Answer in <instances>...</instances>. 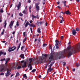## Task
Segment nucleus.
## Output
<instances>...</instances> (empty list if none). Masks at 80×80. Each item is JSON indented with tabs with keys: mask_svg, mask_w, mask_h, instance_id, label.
I'll return each instance as SVG.
<instances>
[{
	"mask_svg": "<svg viewBox=\"0 0 80 80\" xmlns=\"http://www.w3.org/2000/svg\"><path fill=\"white\" fill-rule=\"evenodd\" d=\"M71 47L68 46L67 48V50L65 51H62L57 53L55 56L56 59L62 58L65 57V55L66 53L68 54V56L70 57L74 53L77 52V51H80V43L77 46H76L72 50H71Z\"/></svg>",
	"mask_w": 80,
	"mask_h": 80,
	"instance_id": "obj_1",
	"label": "nucleus"
},
{
	"mask_svg": "<svg viewBox=\"0 0 80 80\" xmlns=\"http://www.w3.org/2000/svg\"><path fill=\"white\" fill-rule=\"evenodd\" d=\"M43 59H44V58H42V57L40 56L39 58L36 60L37 63H42Z\"/></svg>",
	"mask_w": 80,
	"mask_h": 80,
	"instance_id": "obj_2",
	"label": "nucleus"
},
{
	"mask_svg": "<svg viewBox=\"0 0 80 80\" xmlns=\"http://www.w3.org/2000/svg\"><path fill=\"white\" fill-rule=\"evenodd\" d=\"M17 48V47H15V46H13L12 48H10L8 50L9 52H12V51H14Z\"/></svg>",
	"mask_w": 80,
	"mask_h": 80,
	"instance_id": "obj_3",
	"label": "nucleus"
},
{
	"mask_svg": "<svg viewBox=\"0 0 80 80\" xmlns=\"http://www.w3.org/2000/svg\"><path fill=\"white\" fill-rule=\"evenodd\" d=\"M14 65L13 63H11L10 65V68L12 69H17V66H14Z\"/></svg>",
	"mask_w": 80,
	"mask_h": 80,
	"instance_id": "obj_4",
	"label": "nucleus"
},
{
	"mask_svg": "<svg viewBox=\"0 0 80 80\" xmlns=\"http://www.w3.org/2000/svg\"><path fill=\"white\" fill-rule=\"evenodd\" d=\"M11 72V70H10L9 69H7V72L5 73L6 77H8L9 76L10 74V73Z\"/></svg>",
	"mask_w": 80,
	"mask_h": 80,
	"instance_id": "obj_5",
	"label": "nucleus"
},
{
	"mask_svg": "<svg viewBox=\"0 0 80 80\" xmlns=\"http://www.w3.org/2000/svg\"><path fill=\"white\" fill-rule=\"evenodd\" d=\"M21 63H24L23 65L22 66V68H25L27 66V62H25L24 60L21 61Z\"/></svg>",
	"mask_w": 80,
	"mask_h": 80,
	"instance_id": "obj_6",
	"label": "nucleus"
},
{
	"mask_svg": "<svg viewBox=\"0 0 80 80\" xmlns=\"http://www.w3.org/2000/svg\"><path fill=\"white\" fill-rule=\"evenodd\" d=\"M15 22V21H13V22L12 21H11L9 25L10 28H12V26L13 25V22Z\"/></svg>",
	"mask_w": 80,
	"mask_h": 80,
	"instance_id": "obj_7",
	"label": "nucleus"
},
{
	"mask_svg": "<svg viewBox=\"0 0 80 80\" xmlns=\"http://www.w3.org/2000/svg\"><path fill=\"white\" fill-rule=\"evenodd\" d=\"M72 33L73 35L75 36L76 35L77 32H76V30L75 29H72Z\"/></svg>",
	"mask_w": 80,
	"mask_h": 80,
	"instance_id": "obj_8",
	"label": "nucleus"
},
{
	"mask_svg": "<svg viewBox=\"0 0 80 80\" xmlns=\"http://www.w3.org/2000/svg\"><path fill=\"white\" fill-rule=\"evenodd\" d=\"M53 70V68H48L47 71V75L48 74V72H51L52 71V70Z\"/></svg>",
	"mask_w": 80,
	"mask_h": 80,
	"instance_id": "obj_9",
	"label": "nucleus"
},
{
	"mask_svg": "<svg viewBox=\"0 0 80 80\" xmlns=\"http://www.w3.org/2000/svg\"><path fill=\"white\" fill-rule=\"evenodd\" d=\"M7 54L6 52H3L2 51L0 52V56H1L2 55H5Z\"/></svg>",
	"mask_w": 80,
	"mask_h": 80,
	"instance_id": "obj_10",
	"label": "nucleus"
},
{
	"mask_svg": "<svg viewBox=\"0 0 80 80\" xmlns=\"http://www.w3.org/2000/svg\"><path fill=\"white\" fill-rule=\"evenodd\" d=\"M32 19L33 20V18H38V15H37V16H34L32 15Z\"/></svg>",
	"mask_w": 80,
	"mask_h": 80,
	"instance_id": "obj_11",
	"label": "nucleus"
},
{
	"mask_svg": "<svg viewBox=\"0 0 80 80\" xmlns=\"http://www.w3.org/2000/svg\"><path fill=\"white\" fill-rule=\"evenodd\" d=\"M17 7L18 8L17 10H19V9H20V7H21V2H19L18 5L17 6Z\"/></svg>",
	"mask_w": 80,
	"mask_h": 80,
	"instance_id": "obj_12",
	"label": "nucleus"
},
{
	"mask_svg": "<svg viewBox=\"0 0 80 80\" xmlns=\"http://www.w3.org/2000/svg\"><path fill=\"white\" fill-rule=\"evenodd\" d=\"M65 14H67V15H70L71 14V12H70L69 10H68L67 11H65Z\"/></svg>",
	"mask_w": 80,
	"mask_h": 80,
	"instance_id": "obj_13",
	"label": "nucleus"
},
{
	"mask_svg": "<svg viewBox=\"0 0 80 80\" xmlns=\"http://www.w3.org/2000/svg\"><path fill=\"white\" fill-rule=\"evenodd\" d=\"M53 55L52 54H51L50 57L49 58V60H53Z\"/></svg>",
	"mask_w": 80,
	"mask_h": 80,
	"instance_id": "obj_14",
	"label": "nucleus"
},
{
	"mask_svg": "<svg viewBox=\"0 0 80 80\" xmlns=\"http://www.w3.org/2000/svg\"><path fill=\"white\" fill-rule=\"evenodd\" d=\"M21 58H23V59H24L25 58H24V57H25V55L23 54H21L19 56Z\"/></svg>",
	"mask_w": 80,
	"mask_h": 80,
	"instance_id": "obj_15",
	"label": "nucleus"
},
{
	"mask_svg": "<svg viewBox=\"0 0 80 80\" xmlns=\"http://www.w3.org/2000/svg\"><path fill=\"white\" fill-rule=\"evenodd\" d=\"M35 8L36 9V11L38 12L40 10V6H37Z\"/></svg>",
	"mask_w": 80,
	"mask_h": 80,
	"instance_id": "obj_16",
	"label": "nucleus"
},
{
	"mask_svg": "<svg viewBox=\"0 0 80 80\" xmlns=\"http://www.w3.org/2000/svg\"><path fill=\"white\" fill-rule=\"evenodd\" d=\"M29 26L31 27H36L35 25L33 24H29Z\"/></svg>",
	"mask_w": 80,
	"mask_h": 80,
	"instance_id": "obj_17",
	"label": "nucleus"
},
{
	"mask_svg": "<svg viewBox=\"0 0 80 80\" xmlns=\"http://www.w3.org/2000/svg\"><path fill=\"white\" fill-rule=\"evenodd\" d=\"M28 25H30V23L28 22V21H27V22L25 24V27L26 28V27L28 26Z\"/></svg>",
	"mask_w": 80,
	"mask_h": 80,
	"instance_id": "obj_18",
	"label": "nucleus"
},
{
	"mask_svg": "<svg viewBox=\"0 0 80 80\" xmlns=\"http://www.w3.org/2000/svg\"><path fill=\"white\" fill-rule=\"evenodd\" d=\"M55 45H58V43H59V41L58 40H55Z\"/></svg>",
	"mask_w": 80,
	"mask_h": 80,
	"instance_id": "obj_19",
	"label": "nucleus"
},
{
	"mask_svg": "<svg viewBox=\"0 0 80 80\" xmlns=\"http://www.w3.org/2000/svg\"><path fill=\"white\" fill-rule=\"evenodd\" d=\"M3 24L4 25V27L5 28L7 27V20H6L4 22Z\"/></svg>",
	"mask_w": 80,
	"mask_h": 80,
	"instance_id": "obj_20",
	"label": "nucleus"
},
{
	"mask_svg": "<svg viewBox=\"0 0 80 80\" xmlns=\"http://www.w3.org/2000/svg\"><path fill=\"white\" fill-rule=\"evenodd\" d=\"M23 12L24 14H25V15H27L28 14V12H27V11H25V10H24Z\"/></svg>",
	"mask_w": 80,
	"mask_h": 80,
	"instance_id": "obj_21",
	"label": "nucleus"
},
{
	"mask_svg": "<svg viewBox=\"0 0 80 80\" xmlns=\"http://www.w3.org/2000/svg\"><path fill=\"white\" fill-rule=\"evenodd\" d=\"M22 68V67L21 66H18V67H17V70H19V69H20V68Z\"/></svg>",
	"mask_w": 80,
	"mask_h": 80,
	"instance_id": "obj_22",
	"label": "nucleus"
},
{
	"mask_svg": "<svg viewBox=\"0 0 80 80\" xmlns=\"http://www.w3.org/2000/svg\"><path fill=\"white\" fill-rule=\"evenodd\" d=\"M76 65L77 67H78L80 66V64L78 63H76Z\"/></svg>",
	"mask_w": 80,
	"mask_h": 80,
	"instance_id": "obj_23",
	"label": "nucleus"
},
{
	"mask_svg": "<svg viewBox=\"0 0 80 80\" xmlns=\"http://www.w3.org/2000/svg\"><path fill=\"white\" fill-rule=\"evenodd\" d=\"M76 30L77 31V32L78 31H80V28L78 27H77L76 28Z\"/></svg>",
	"mask_w": 80,
	"mask_h": 80,
	"instance_id": "obj_24",
	"label": "nucleus"
},
{
	"mask_svg": "<svg viewBox=\"0 0 80 80\" xmlns=\"http://www.w3.org/2000/svg\"><path fill=\"white\" fill-rule=\"evenodd\" d=\"M38 33H41V31H40V28H38Z\"/></svg>",
	"mask_w": 80,
	"mask_h": 80,
	"instance_id": "obj_25",
	"label": "nucleus"
},
{
	"mask_svg": "<svg viewBox=\"0 0 80 80\" xmlns=\"http://www.w3.org/2000/svg\"><path fill=\"white\" fill-rule=\"evenodd\" d=\"M41 40L40 39V38H39L38 41V43H39V42L40 43H41V42L40 41Z\"/></svg>",
	"mask_w": 80,
	"mask_h": 80,
	"instance_id": "obj_26",
	"label": "nucleus"
},
{
	"mask_svg": "<svg viewBox=\"0 0 80 80\" xmlns=\"http://www.w3.org/2000/svg\"><path fill=\"white\" fill-rule=\"evenodd\" d=\"M19 75H20L19 72H17L16 74V76L15 77H18V76H19Z\"/></svg>",
	"mask_w": 80,
	"mask_h": 80,
	"instance_id": "obj_27",
	"label": "nucleus"
},
{
	"mask_svg": "<svg viewBox=\"0 0 80 80\" xmlns=\"http://www.w3.org/2000/svg\"><path fill=\"white\" fill-rule=\"evenodd\" d=\"M23 78H27V74H24L23 75Z\"/></svg>",
	"mask_w": 80,
	"mask_h": 80,
	"instance_id": "obj_28",
	"label": "nucleus"
},
{
	"mask_svg": "<svg viewBox=\"0 0 80 80\" xmlns=\"http://www.w3.org/2000/svg\"><path fill=\"white\" fill-rule=\"evenodd\" d=\"M36 7H39V6H38V5H39V3H36L35 4Z\"/></svg>",
	"mask_w": 80,
	"mask_h": 80,
	"instance_id": "obj_29",
	"label": "nucleus"
},
{
	"mask_svg": "<svg viewBox=\"0 0 80 80\" xmlns=\"http://www.w3.org/2000/svg\"><path fill=\"white\" fill-rule=\"evenodd\" d=\"M59 17H60L61 19L60 20H63V18L62 16L61 15H60Z\"/></svg>",
	"mask_w": 80,
	"mask_h": 80,
	"instance_id": "obj_30",
	"label": "nucleus"
},
{
	"mask_svg": "<svg viewBox=\"0 0 80 80\" xmlns=\"http://www.w3.org/2000/svg\"><path fill=\"white\" fill-rule=\"evenodd\" d=\"M9 60H10V58H6L5 62H8Z\"/></svg>",
	"mask_w": 80,
	"mask_h": 80,
	"instance_id": "obj_31",
	"label": "nucleus"
},
{
	"mask_svg": "<svg viewBox=\"0 0 80 80\" xmlns=\"http://www.w3.org/2000/svg\"><path fill=\"white\" fill-rule=\"evenodd\" d=\"M42 55H43V56H44V57H45L46 58L47 57V54H42Z\"/></svg>",
	"mask_w": 80,
	"mask_h": 80,
	"instance_id": "obj_32",
	"label": "nucleus"
},
{
	"mask_svg": "<svg viewBox=\"0 0 80 80\" xmlns=\"http://www.w3.org/2000/svg\"><path fill=\"white\" fill-rule=\"evenodd\" d=\"M31 72H36V69H34L33 70H32Z\"/></svg>",
	"mask_w": 80,
	"mask_h": 80,
	"instance_id": "obj_33",
	"label": "nucleus"
},
{
	"mask_svg": "<svg viewBox=\"0 0 80 80\" xmlns=\"http://www.w3.org/2000/svg\"><path fill=\"white\" fill-rule=\"evenodd\" d=\"M55 46L56 49H58V48H59V47H58V45Z\"/></svg>",
	"mask_w": 80,
	"mask_h": 80,
	"instance_id": "obj_34",
	"label": "nucleus"
},
{
	"mask_svg": "<svg viewBox=\"0 0 80 80\" xmlns=\"http://www.w3.org/2000/svg\"><path fill=\"white\" fill-rule=\"evenodd\" d=\"M20 45H21V42H20L19 44V45L18 46V48H20Z\"/></svg>",
	"mask_w": 80,
	"mask_h": 80,
	"instance_id": "obj_35",
	"label": "nucleus"
},
{
	"mask_svg": "<svg viewBox=\"0 0 80 80\" xmlns=\"http://www.w3.org/2000/svg\"><path fill=\"white\" fill-rule=\"evenodd\" d=\"M43 23H44V22L41 21L40 22V25H42V24H43Z\"/></svg>",
	"mask_w": 80,
	"mask_h": 80,
	"instance_id": "obj_36",
	"label": "nucleus"
},
{
	"mask_svg": "<svg viewBox=\"0 0 80 80\" xmlns=\"http://www.w3.org/2000/svg\"><path fill=\"white\" fill-rule=\"evenodd\" d=\"M3 12H4V11H3V9H1L0 11V12H1V13H3Z\"/></svg>",
	"mask_w": 80,
	"mask_h": 80,
	"instance_id": "obj_37",
	"label": "nucleus"
},
{
	"mask_svg": "<svg viewBox=\"0 0 80 80\" xmlns=\"http://www.w3.org/2000/svg\"><path fill=\"white\" fill-rule=\"evenodd\" d=\"M49 48L51 50V51H52V47L51 46H49Z\"/></svg>",
	"mask_w": 80,
	"mask_h": 80,
	"instance_id": "obj_38",
	"label": "nucleus"
},
{
	"mask_svg": "<svg viewBox=\"0 0 80 80\" xmlns=\"http://www.w3.org/2000/svg\"><path fill=\"white\" fill-rule=\"evenodd\" d=\"M43 47H47V44L46 43H44L43 44Z\"/></svg>",
	"mask_w": 80,
	"mask_h": 80,
	"instance_id": "obj_39",
	"label": "nucleus"
},
{
	"mask_svg": "<svg viewBox=\"0 0 80 80\" xmlns=\"http://www.w3.org/2000/svg\"><path fill=\"white\" fill-rule=\"evenodd\" d=\"M29 67H32V64H28V68Z\"/></svg>",
	"mask_w": 80,
	"mask_h": 80,
	"instance_id": "obj_40",
	"label": "nucleus"
},
{
	"mask_svg": "<svg viewBox=\"0 0 80 80\" xmlns=\"http://www.w3.org/2000/svg\"><path fill=\"white\" fill-rule=\"evenodd\" d=\"M5 75V73L3 72H2L0 74V75Z\"/></svg>",
	"mask_w": 80,
	"mask_h": 80,
	"instance_id": "obj_41",
	"label": "nucleus"
},
{
	"mask_svg": "<svg viewBox=\"0 0 80 80\" xmlns=\"http://www.w3.org/2000/svg\"><path fill=\"white\" fill-rule=\"evenodd\" d=\"M16 25H17V27H18V26L19 25V24L18 23V21L17 22Z\"/></svg>",
	"mask_w": 80,
	"mask_h": 80,
	"instance_id": "obj_42",
	"label": "nucleus"
},
{
	"mask_svg": "<svg viewBox=\"0 0 80 80\" xmlns=\"http://www.w3.org/2000/svg\"><path fill=\"white\" fill-rule=\"evenodd\" d=\"M19 15L20 16H21V17H22V16H23V14L22 13H20L19 14Z\"/></svg>",
	"mask_w": 80,
	"mask_h": 80,
	"instance_id": "obj_43",
	"label": "nucleus"
},
{
	"mask_svg": "<svg viewBox=\"0 0 80 80\" xmlns=\"http://www.w3.org/2000/svg\"><path fill=\"white\" fill-rule=\"evenodd\" d=\"M62 3H64V4H66V3H67V1H62Z\"/></svg>",
	"mask_w": 80,
	"mask_h": 80,
	"instance_id": "obj_44",
	"label": "nucleus"
},
{
	"mask_svg": "<svg viewBox=\"0 0 80 80\" xmlns=\"http://www.w3.org/2000/svg\"><path fill=\"white\" fill-rule=\"evenodd\" d=\"M24 47H25V46H22L21 48V50H23V48H24Z\"/></svg>",
	"mask_w": 80,
	"mask_h": 80,
	"instance_id": "obj_45",
	"label": "nucleus"
},
{
	"mask_svg": "<svg viewBox=\"0 0 80 80\" xmlns=\"http://www.w3.org/2000/svg\"><path fill=\"white\" fill-rule=\"evenodd\" d=\"M29 61H31L32 62V58H30L29 59Z\"/></svg>",
	"mask_w": 80,
	"mask_h": 80,
	"instance_id": "obj_46",
	"label": "nucleus"
},
{
	"mask_svg": "<svg viewBox=\"0 0 80 80\" xmlns=\"http://www.w3.org/2000/svg\"><path fill=\"white\" fill-rule=\"evenodd\" d=\"M66 65V62H63V66H65Z\"/></svg>",
	"mask_w": 80,
	"mask_h": 80,
	"instance_id": "obj_47",
	"label": "nucleus"
},
{
	"mask_svg": "<svg viewBox=\"0 0 80 80\" xmlns=\"http://www.w3.org/2000/svg\"><path fill=\"white\" fill-rule=\"evenodd\" d=\"M28 3H31V0H28Z\"/></svg>",
	"mask_w": 80,
	"mask_h": 80,
	"instance_id": "obj_48",
	"label": "nucleus"
},
{
	"mask_svg": "<svg viewBox=\"0 0 80 80\" xmlns=\"http://www.w3.org/2000/svg\"><path fill=\"white\" fill-rule=\"evenodd\" d=\"M26 32H24L23 33L24 37H25V34H26Z\"/></svg>",
	"mask_w": 80,
	"mask_h": 80,
	"instance_id": "obj_49",
	"label": "nucleus"
},
{
	"mask_svg": "<svg viewBox=\"0 0 80 80\" xmlns=\"http://www.w3.org/2000/svg\"><path fill=\"white\" fill-rule=\"evenodd\" d=\"M27 40V37H26L23 40V42H24L25 41H26Z\"/></svg>",
	"mask_w": 80,
	"mask_h": 80,
	"instance_id": "obj_50",
	"label": "nucleus"
},
{
	"mask_svg": "<svg viewBox=\"0 0 80 80\" xmlns=\"http://www.w3.org/2000/svg\"><path fill=\"white\" fill-rule=\"evenodd\" d=\"M47 25H48V23L46 22H45V26H47Z\"/></svg>",
	"mask_w": 80,
	"mask_h": 80,
	"instance_id": "obj_51",
	"label": "nucleus"
},
{
	"mask_svg": "<svg viewBox=\"0 0 80 80\" xmlns=\"http://www.w3.org/2000/svg\"><path fill=\"white\" fill-rule=\"evenodd\" d=\"M64 20H61L60 21V23H63V22H64Z\"/></svg>",
	"mask_w": 80,
	"mask_h": 80,
	"instance_id": "obj_52",
	"label": "nucleus"
},
{
	"mask_svg": "<svg viewBox=\"0 0 80 80\" xmlns=\"http://www.w3.org/2000/svg\"><path fill=\"white\" fill-rule=\"evenodd\" d=\"M55 63V61L51 62V64H52V65H53L54 64V63Z\"/></svg>",
	"mask_w": 80,
	"mask_h": 80,
	"instance_id": "obj_53",
	"label": "nucleus"
},
{
	"mask_svg": "<svg viewBox=\"0 0 80 80\" xmlns=\"http://www.w3.org/2000/svg\"><path fill=\"white\" fill-rule=\"evenodd\" d=\"M30 70H32V68H33V67H32V66H31V67H30Z\"/></svg>",
	"mask_w": 80,
	"mask_h": 80,
	"instance_id": "obj_54",
	"label": "nucleus"
},
{
	"mask_svg": "<svg viewBox=\"0 0 80 80\" xmlns=\"http://www.w3.org/2000/svg\"><path fill=\"white\" fill-rule=\"evenodd\" d=\"M51 62H52V60H50L49 61V62L48 63V65H49V64H50V63H51Z\"/></svg>",
	"mask_w": 80,
	"mask_h": 80,
	"instance_id": "obj_55",
	"label": "nucleus"
},
{
	"mask_svg": "<svg viewBox=\"0 0 80 80\" xmlns=\"http://www.w3.org/2000/svg\"><path fill=\"white\" fill-rule=\"evenodd\" d=\"M51 66H52V65L51 64H50V65H49L48 66V67H49V68H51Z\"/></svg>",
	"mask_w": 80,
	"mask_h": 80,
	"instance_id": "obj_56",
	"label": "nucleus"
},
{
	"mask_svg": "<svg viewBox=\"0 0 80 80\" xmlns=\"http://www.w3.org/2000/svg\"><path fill=\"white\" fill-rule=\"evenodd\" d=\"M1 35H4V32H2L1 33Z\"/></svg>",
	"mask_w": 80,
	"mask_h": 80,
	"instance_id": "obj_57",
	"label": "nucleus"
},
{
	"mask_svg": "<svg viewBox=\"0 0 80 80\" xmlns=\"http://www.w3.org/2000/svg\"><path fill=\"white\" fill-rule=\"evenodd\" d=\"M30 23H32V22H33V21L32 20H31L29 21Z\"/></svg>",
	"mask_w": 80,
	"mask_h": 80,
	"instance_id": "obj_58",
	"label": "nucleus"
},
{
	"mask_svg": "<svg viewBox=\"0 0 80 80\" xmlns=\"http://www.w3.org/2000/svg\"><path fill=\"white\" fill-rule=\"evenodd\" d=\"M62 13V14H65V12H61Z\"/></svg>",
	"mask_w": 80,
	"mask_h": 80,
	"instance_id": "obj_59",
	"label": "nucleus"
},
{
	"mask_svg": "<svg viewBox=\"0 0 80 80\" xmlns=\"http://www.w3.org/2000/svg\"><path fill=\"white\" fill-rule=\"evenodd\" d=\"M72 71L73 72H75V69H72Z\"/></svg>",
	"mask_w": 80,
	"mask_h": 80,
	"instance_id": "obj_60",
	"label": "nucleus"
},
{
	"mask_svg": "<svg viewBox=\"0 0 80 80\" xmlns=\"http://www.w3.org/2000/svg\"><path fill=\"white\" fill-rule=\"evenodd\" d=\"M30 30L31 33H32V28H30Z\"/></svg>",
	"mask_w": 80,
	"mask_h": 80,
	"instance_id": "obj_61",
	"label": "nucleus"
},
{
	"mask_svg": "<svg viewBox=\"0 0 80 80\" xmlns=\"http://www.w3.org/2000/svg\"><path fill=\"white\" fill-rule=\"evenodd\" d=\"M2 43H5L6 42V41H2Z\"/></svg>",
	"mask_w": 80,
	"mask_h": 80,
	"instance_id": "obj_62",
	"label": "nucleus"
},
{
	"mask_svg": "<svg viewBox=\"0 0 80 80\" xmlns=\"http://www.w3.org/2000/svg\"><path fill=\"white\" fill-rule=\"evenodd\" d=\"M31 8H32V6L29 7V10H31Z\"/></svg>",
	"mask_w": 80,
	"mask_h": 80,
	"instance_id": "obj_63",
	"label": "nucleus"
},
{
	"mask_svg": "<svg viewBox=\"0 0 80 80\" xmlns=\"http://www.w3.org/2000/svg\"><path fill=\"white\" fill-rule=\"evenodd\" d=\"M58 7L59 8H60H60H61V7H60V6H58Z\"/></svg>",
	"mask_w": 80,
	"mask_h": 80,
	"instance_id": "obj_64",
	"label": "nucleus"
}]
</instances>
